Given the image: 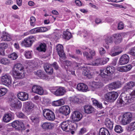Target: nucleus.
Masks as SVG:
<instances>
[{"mask_svg":"<svg viewBox=\"0 0 135 135\" xmlns=\"http://www.w3.org/2000/svg\"><path fill=\"white\" fill-rule=\"evenodd\" d=\"M24 71L23 65L20 63H17L14 66L12 74L13 77L16 79H20L23 77L22 73Z\"/></svg>","mask_w":135,"mask_h":135,"instance_id":"f257e3e1","label":"nucleus"},{"mask_svg":"<svg viewBox=\"0 0 135 135\" xmlns=\"http://www.w3.org/2000/svg\"><path fill=\"white\" fill-rule=\"evenodd\" d=\"M7 90L5 88H2L0 89V97L4 95L7 93Z\"/></svg>","mask_w":135,"mask_h":135,"instance_id":"3c124183","label":"nucleus"},{"mask_svg":"<svg viewBox=\"0 0 135 135\" xmlns=\"http://www.w3.org/2000/svg\"><path fill=\"white\" fill-rule=\"evenodd\" d=\"M71 100L73 102L75 103L79 104L82 102V100L81 99L76 96L73 97Z\"/></svg>","mask_w":135,"mask_h":135,"instance_id":"58836bf2","label":"nucleus"},{"mask_svg":"<svg viewBox=\"0 0 135 135\" xmlns=\"http://www.w3.org/2000/svg\"><path fill=\"white\" fill-rule=\"evenodd\" d=\"M36 75L41 79L44 78L46 76V74L44 71L41 70L37 71L36 73Z\"/></svg>","mask_w":135,"mask_h":135,"instance_id":"e433bc0d","label":"nucleus"},{"mask_svg":"<svg viewBox=\"0 0 135 135\" xmlns=\"http://www.w3.org/2000/svg\"><path fill=\"white\" fill-rule=\"evenodd\" d=\"M105 123L107 128L110 129L113 128V122L110 119H106Z\"/></svg>","mask_w":135,"mask_h":135,"instance_id":"473e14b6","label":"nucleus"},{"mask_svg":"<svg viewBox=\"0 0 135 135\" xmlns=\"http://www.w3.org/2000/svg\"><path fill=\"white\" fill-rule=\"evenodd\" d=\"M12 115L10 113H8L4 115L3 118V121L6 123L9 122L12 119Z\"/></svg>","mask_w":135,"mask_h":135,"instance_id":"2f4dec72","label":"nucleus"},{"mask_svg":"<svg viewBox=\"0 0 135 135\" xmlns=\"http://www.w3.org/2000/svg\"><path fill=\"white\" fill-rule=\"evenodd\" d=\"M1 38L2 40L3 41H9L11 40V36L4 31L3 32Z\"/></svg>","mask_w":135,"mask_h":135,"instance_id":"bb28decb","label":"nucleus"},{"mask_svg":"<svg viewBox=\"0 0 135 135\" xmlns=\"http://www.w3.org/2000/svg\"><path fill=\"white\" fill-rule=\"evenodd\" d=\"M83 54L84 57H86L87 60H90L91 59V57L87 52H83Z\"/></svg>","mask_w":135,"mask_h":135,"instance_id":"4d7b16f0","label":"nucleus"},{"mask_svg":"<svg viewBox=\"0 0 135 135\" xmlns=\"http://www.w3.org/2000/svg\"><path fill=\"white\" fill-rule=\"evenodd\" d=\"M54 124L52 123L45 122L42 123L41 126L44 129H52L54 127Z\"/></svg>","mask_w":135,"mask_h":135,"instance_id":"412c9836","label":"nucleus"},{"mask_svg":"<svg viewBox=\"0 0 135 135\" xmlns=\"http://www.w3.org/2000/svg\"><path fill=\"white\" fill-rule=\"evenodd\" d=\"M114 130L116 132L118 133H121L123 131V129L121 126L119 125H117L115 126Z\"/></svg>","mask_w":135,"mask_h":135,"instance_id":"ea45409f","label":"nucleus"},{"mask_svg":"<svg viewBox=\"0 0 135 135\" xmlns=\"http://www.w3.org/2000/svg\"><path fill=\"white\" fill-rule=\"evenodd\" d=\"M132 68V66L130 64L120 67L117 69L118 71L121 72H126L129 71Z\"/></svg>","mask_w":135,"mask_h":135,"instance_id":"393cba45","label":"nucleus"},{"mask_svg":"<svg viewBox=\"0 0 135 135\" xmlns=\"http://www.w3.org/2000/svg\"><path fill=\"white\" fill-rule=\"evenodd\" d=\"M115 68L112 66H107L105 68L100 70L101 74L103 77L105 76H110L112 75L115 72Z\"/></svg>","mask_w":135,"mask_h":135,"instance_id":"39448f33","label":"nucleus"},{"mask_svg":"<svg viewBox=\"0 0 135 135\" xmlns=\"http://www.w3.org/2000/svg\"><path fill=\"white\" fill-rule=\"evenodd\" d=\"M129 54L134 56H135V46L132 48L129 52Z\"/></svg>","mask_w":135,"mask_h":135,"instance_id":"69168bd1","label":"nucleus"},{"mask_svg":"<svg viewBox=\"0 0 135 135\" xmlns=\"http://www.w3.org/2000/svg\"><path fill=\"white\" fill-rule=\"evenodd\" d=\"M66 89L64 87H58L56 91L55 95L56 96H61L64 95L66 92Z\"/></svg>","mask_w":135,"mask_h":135,"instance_id":"4be33fe9","label":"nucleus"},{"mask_svg":"<svg viewBox=\"0 0 135 135\" xmlns=\"http://www.w3.org/2000/svg\"><path fill=\"white\" fill-rule=\"evenodd\" d=\"M36 19L34 16H32L30 18V24L31 26H34L35 25Z\"/></svg>","mask_w":135,"mask_h":135,"instance_id":"864d4df0","label":"nucleus"},{"mask_svg":"<svg viewBox=\"0 0 135 135\" xmlns=\"http://www.w3.org/2000/svg\"><path fill=\"white\" fill-rule=\"evenodd\" d=\"M35 40V38L34 36H30L24 39L22 41V44L25 47H28L32 46Z\"/></svg>","mask_w":135,"mask_h":135,"instance_id":"6e6552de","label":"nucleus"},{"mask_svg":"<svg viewBox=\"0 0 135 135\" xmlns=\"http://www.w3.org/2000/svg\"><path fill=\"white\" fill-rule=\"evenodd\" d=\"M89 69V67H84L83 74L84 75L86 76V77L90 79L92 78V75L90 73Z\"/></svg>","mask_w":135,"mask_h":135,"instance_id":"a878e982","label":"nucleus"},{"mask_svg":"<svg viewBox=\"0 0 135 135\" xmlns=\"http://www.w3.org/2000/svg\"><path fill=\"white\" fill-rule=\"evenodd\" d=\"M126 97L131 98V100H133L135 98V90H133L130 94L127 95Z\"/></svg>","mask_w":135,"mask_h":135,"instance_id":"a18cd8bd","label":"nucleus"},{"mask_svg":"<svg viewBox=\"0 0 135 135\" xmlns=\"http://www.w3.org/2000/svg\"><path fill=\"white\" fill-rule=\"evenodd\" d=\"M85 112L87 114L92 113L94 111V108L91 105H85L84 107Z\"/></svg>","mask_w":135,"mask_h":135,"instance_id":"7c9ffc66","label":"nucleus"},{"mask_svg":"<svg viewBox=\"0 0 135 135\" xmlns=\"http://www.w3.org/2000/svg\"><path fill=\"white\" fill-rule=\"evenodd\" d=\"M70 112L69 107L68 105H64L61 107L59 109L60 113L65 115H68Z\"/></svg>","mask_w":135,"mask_h":135,"instance_id":"f3484780","label":"nucleus"},{"mask_svg":"<svg viewBox=\"0 0 135 135\" xmlns=\"http://www.w3.org/2000/svg\"><path fill=\"white\" fill-rule=\"evenodd\" d=\"M134 85H126L123 88V90L124 92L127 91L133 87Z\"/></svg>","mask_w":135,"mask_h":135,"instance_id":"603ef678","label":"nucleus"},{"mask_svg":"<svg viewBox=\"0 0 135 135\" xmlns=\"http://www.w3.org/2000/svg\"><path fill=\"white\" fill-rule=\"evenodd\" d=\"M61 127L62 129L66 132H69L75 129V127L72 122L70 120L64 121L61 124Z\"/></svg>","mask_w":135,"mask_h":135,"instance_id":"20e7f679","label":"nucleus"},{"mask_svg":"<svg viewBox=\"0 0 135 135\" xmlns=\"http://www.w3.org/2000/svg\"><path fill=\"white\" fill-rule=\"evenodd\" d=\"M75 2L76 5L78 6L81 7L82 6V2L79 0H75Z\"/></svg>","mask_w":135,"mask_h":135,"instance_id":"338daca9","label":"nucleus"},{"mask_svg":"<svg viewBox=\"0 0 135 135\" xmlns=\"http://www.w3.org/2000/svg\"><path fill=\"white\" fill-rule=\"evenodd\" d=\"M86 132V129L84 128H83L80 129L79 132V133L80 135H82Z\"/></svg>","mask_w":135,"mask_h":135,"instance_id":"774afa93","label":"nucleus"},{"mask_svg":"<svg viewBox=\"0 0 135 135\" xmlns=\"http://www.w3.org/2000/svg\"><path fill=\"white\" fill-rule=\"evenodd\" d=\"M12 81L11 77L5 75L0 78V84H12Z\"/></svg>","mask_w":135,"mask_h":135,"instance_id":"f8f14e48","label":"nucleus"},{"mask_svg":"<svg viewBox=\"0 0 135 135\" xmlns=\"http://www.w3.org/2000/svg\"><path fill=\"white\" fill-rule=\"evenodd\" d=\"M56 50L59 55L61 58L63 60L66 58L65 54L64 51L63 47L62 45L58 44L56 46Z\"/></svg>","mask_w":135,"mask_h":135,"instance_id":"ddd939ff","label":"nucleus"},{"mask_svg":"<svg viewBox=\"0 0 135 135\" xmlns=\"http://www.w3.org/2000/svg\"><path fill=\"white\" fill-rule=\"evenodd\" d=\"M50 103V100L44 98L42 101L43 104L45 105H47L49 104Z\"/></svg>","mask_w":135,"mask_h":135,"instance_id":"0e129e2a","label":"nucleus"},{"mask_svg":"<svg viewBox=\"0 0 135 135\" xmlns=\"http://www.w3.org/2000/svg\"><path fill=\"white\" fill-rule=\"evenodd\" d=\"M63 64L65 66V69L66 71L67 72L69 71H70L69 68H71L72 65L71 62L68 60H66L63 62Z\"/></svg>","mask_w":135,"mask_h":135,"instance_id":"c85d7f7f","label":"nucleus"},{"mask_svg":"<svg viewBox=\"0 0 135 135\" xmlns=\"http://www.w3.org/2000/svg\"><path fill=\"white\" fill-rule=\"evenodd\" d=\"M9 101L11 110L16 111L21 108L22 105L21 102L17 98L12 97L9 99Z\"/></svg>","mask_w":135,"mask_h":135,"instance_id":"7ed1b4c3","label":"nucleus"},{"mask_svg":"<svg viewBox=\"0 0 135 135\" xmlns=\"http://www.w3.org/2000/svg\"><path fill=\"white\" fill-rule=\"evenodd\" d=\"M64 100L62 99H60L53 101L52 103V105L54 106H59L64 105Z\"/></svg>","mask_w":135,"mask_h":135,"instance_id":"c756f323","label":"nucleus"},{"mask_svg":"<svg viewBox=\"0 0 135 135\" xmlns=\"http://www.w3.org/2000/svg\"><path fill=\"white\" fill-rule=\"evenodd\" d=\"M82 114L79 111H75L73 112L71 115L72 119L74 121L78 122L82 118Z\"/></svg>","mask_w":135,"mask_h":135,"instance_id":"4468645a","label":"nucleus"},{"mask_svg":"<svg viewBox=\"0 0 135 135\" xmlns=\"http://www.w3.org/2000/svg\"><path fill=\"white\" fill-rule=\"evenodd\" d=\"M121 96V98L118 99L117 101L118 103L120 104L121 106H123L124 104L131 102L132 100L131 98L126 97L127 95L122 93Z\"/></svg>","mask_w":135,"mask_h":135,"instance_id":"1a4fd4ad","label":"nucleus"},{"mask_svg":"<svg viewBox=\"0 0 135 135\" xmlns=\"http://www.w3.org/2000/svg\"><path fill=\"white\" fill-rule=\"evenodd\" d=\"M93 104L97 106V107L100 108H102V104L100 102H99L96 100L93 99L92 100Z\"/></svg>","mask_w":135,"mask_h":135,"instance_id":"79ce46f5","label":"nucleus"},{"mask_svg":"<svg viewBox=\"0 0 135 135\" xmlns=\"http://www.w3.org/2000/svg\"><path fill=\"white\" fill-rule=\"evenodd\" d=\"M132 115L130 113H127L123 116L121 120V123L123 125H126L130 123L131 121Z\"/></svg>","mask_w":135,"mask_h":135,"instance_id":"9d476101","label":"nucleus"},{"mask_svg":"<svg viewBox=\"0 0 135 135\" xmlns=\"http://www.w3.org/2000/svg\"><path fill=\"white\" fill-rule=\"evenodd\" d=\"M80 65V63L74 62L72 64V66L73 68L75 69H78L79 68Z\"/></svg>","mask_w":135,"mask_h":135,"instance_id":"13d9d810","label":"nucleus"},{"mask_svg":"<svg viewBox=\"0 0 135 135\" xmlns=\"http://www.w3.org/2000/svg\"><path fill=\"white\" fill-rule=\"evenodd\" d=\"M98 51L99 54L101 56H104L105 54V50L102 47H99Z\"/></svg>","mask_w":135,"mask_h":135,"instance_id":"de8ad7c7","label":"nucleus"},{"mask_svg":"<svg viewBox=\"0 0 135 135\" xmlns=\"http://www.w3.org/2000/svg\"><path fill=\"white\" fill-rule=\"evenodd\" d=\"M38 32H44L47 31V28L45 27H38Z\"/></svg>","mask_w":135,"mask_h":135,"instance_id":"bf43d9fd","label":"nucleus"},{"mask_svg":"<svg viewBox=\"0 0 135 135\" xmlns=\"http://www.w3.org/2000/svg\"><path fill=\"white\" fill-rule=\"evenodd\" d=\"M58 87H50L49 89L51 92L55 95L56 91L57 90Z\"/></svg>","mask_w":135,"mask_h":135,"instance_id":"5fc2aeb1","label":"nucleus"},{"mask_svg":"<svg viewBox=\"0 0 135 135\" xmlns=\"http://www.w3.org/2000/svg\"><path fill=\"white\" fill-rule=\"evenodd\" d=\"M47 46L44 43H41L38 47H36V50L39 52H45L46 50Z\"/></svg>","mask_w":135,"mask_h":135,"instance_id":"cd10ccee","label":"nucleus"},{"mask_svg":"<svg viewBox=\"0 0 135 135\" xmlns=\"http://www.w3.org/2000/svg\"><path fill=\"white\" fill-rule=\"evenodd\" d=\"M8 57L12 60H16L18 56L16 53L13 52L12 53L9 55H8Z\"/></svg>","mask_w":135,"mask_h":135,"instance_id":"c03bdc74","label":"nucleus"},{"mask_svg":"<svg viewBox=\"0 0 135 135\" xmlns=\"http://www.w3.org/2000/svg\"><path fill=\"white\" fill-rule=\"evenodd\" d=\"M101 59L100 58H98L92 61L91 63L92 65L94 66L101 65Z\"/></svg>","mask_w":135,"mask_h":135,"instance_id":"a19ab883","label":"nucleus"},{"mask_svg":"<svg viewBox=\"0 0 135 135\" xmlns=\"http://www.w3.org/2000/svg\"><path fill=\"white\" fill-rule=\"evenodd\" d=\"M68 30L63 32V36L64 38L68 40L71 38V35L70 32L67 30Z\"/></svg>","mask_w":135,"mask_h":135,"instance_id":"c9c22d12","label":"nucleus"},{"mask_svg":"<svg viewBox=\"0 0 135 135\" xmlns=\"http://www.w3.org/2000/svg\"><path fill=\"white\" fill-rule=\"evenodd\" d=\"M34 106L33 104L31 102H26L25 103L23 107L25 109V111L27 112L32 111Z\"/></svg>","mask_w":135,"mask_h":135,"instance_id":"a211bd4d","label":"nucleus"},{"mask_svg":"<svg viewBox=\"0 0 135 135\" xmlns=\"http://www.w3.org/2000/svg\"><path fill=\"white\" fill-rule=\"evenodd\" d=\"M120 87V85H109V88L110 90H112L119 88Z\"/></svg>","mask_w":135,"mask_h":135,"instance_id":"09e8293b","label":"nucleus"},{"mask_svg":"<svg viewBox=\"0 0 135 135\" xmlns=\"http://www.w3.org/2000/svg\"><path fill=\"white\" fill-rule=\"evenodd\" d=\"M25 56L27 59H30L32 57L31 53L29 51H25Z\"/></svg>","mask_w":135,"mask_h":135,"instance_id":"6e6d98bb","label":"nucleus"},{"mask_svg":"<svg viewBox=\"0 0 135 135\" xmlns=\"http://www.w3.org/2000/svg\"><path fill=\"white\" fill-rule=\"evenodd\" d=\"M118 94L117 93L112 91L110 92L105 94L104 95L105 100L108 102H112L117 98Z\"/></svg>","mask_w":135,"mask_h":135,"instance_id":"0eeeda50","label":"nucleus"},{"mask_svg":"<svg viewBox=\"0 0 135 135\" xmlns=\"http://www.w3.org/2000/svg\"><path fill=\"white\" fill-rule=\"evenodd\" d=\"M17 116L20 118L26 119L27 117L22 112H19L16 114Z\"/></svg>","mask_w":135,"mask_h":135,"instance_id":"8fccbe9b","label":"nucleus"},{"mask_svg":"<svg viewBox=\"0 0 135 135\" xmlns=\"http://www.w3.org/2000/svg\"><path fill=\"white\" fill-rule=\"evenodd\" d=\"M118 49V46H114L111 49L109 53V55L112 56H114L120 54L122 52V51H117Z\"/></svg>","mask_w":135,"mask_h":135,"instance_id":"5701e85b","label":"nucleus"},{"mask_svg":"<svg viewBox=\"0 0 135 135\" xmlns=\"http://www.w3.org/2000/svg\"><path fill=\"white\" fill-rule=\"evenodd\" d=\"M128 130L129 131H132L135 130V121L130 123Z\"/></svg>","mask_w":135,"mask_h":135,"instance_id":"49530a36","label":"nucleus"},{"mask_svg":"<svg viewBox=\"0 0 135 135\" xmlns=\"http://www.w3.org/2000/svg\"><path fill=\"white\" fill-rule=\"evenodd\" d=\"M124 28L123 23L121 22H119L118 25V30H121L123 29Z\"/></svg>","mask_w":135,"mask_h":135,"instance_id":"e2e57ef3","label":"nucleus"},{"mask_svg":"<svg viewBox=\"0 0 135 135\" xmlns=\"http://www.w3.org/2000/svg\"><path fill=\"white\" fill-rule=\"evenodd\" d=\"M88 87L87 85H75L76 89L78 90L83 92H86L90 90V88L92 90H94L97 89L102 87V85H89Z\"/></svg>","mask_w":135,"mask_h":135,"instance_id":"f03ea898","label":"nucleus"},{"mask_svg":"<svg viewBox=\"0 0 135 135\" xmlns=\"http://www.w3.org/2000/svg\"><path fill=\"white\" fill-rule=\"evenodd\" d=\"M0 62L2 64L8 65L10 63V60L7 58L4 57L1 59Z\"/></svg>","mask_w":135,"mask_h":135,"instance_id":"37998d69","label":"nucleus"},{"mask_svg":"<svg viewBox=\"0 0 135 135\" xmlns=\"http://www.w3.org/2000/svg\"><path fill=\"white\" fill-rule=\"evenodd\" d=\"M30 118L32 122L33 123L35 124H37L39 122V119L38 117L32 116Z\"/></svg>","mask_w":135,"mask_h":135,"instance_id":"4c0bfd02","label":"nucleus"},{"mask_svg":"<svg viewBox=\"0 0 135 135\" xmlns=\"http://www.w3.org/2000/svg\"><path fill=\"white\" fill-rule=\"evenodd\" d=\"M42 113L44 117L47 120L51 121L55 120V114L51 110L49 109H45L43 110Z\"/></svg>","mask_w":135,"mask_h":135,"instance_id":"423d86ee","label":"nucleus"},{"mask_svg":"<svg viewBox=\"0 0 135 135\" xmlns=\"http://www.w3.org/2000/svg\"><path fill=\"white\" fill-rule=\"evenodd\" d=\"M129 57L127 54H124L122 55L120 57L119 63V65H122L127 64L129 61Z\"/></svg>","mask_w":135,"mask_h":135,"instance_id":"dca6fc26","label":"nucleus"},{"mask_svg":"<svg viewBox=\"0 0 135 135\" xmlns=\"http://www.w3.org/2000/svg\"><path fill=\"white\" fill-rule=\"evenodd\" d=\"M105 42L106 44L108 45L107 46H106L104 44L103 45L107 49H108L109 48V46H108V44L109 43H112L113 41V39L112 38V36H111L108 37L105 40Z\"/></svg>","mask_w":135,"mask_h":135,"instance_id":"72a5a7b5","label":"nucleus"},{"mask_svg":"<svg viewBox=\"0 0 135 135\" xmlns=\"http://www.w3.org/2000/svg\"><path fill=\"white\" fill-rule=\"evenodd\" d=\"M18 97L19 99L22 101L27 100L28 98V95L27 93L25 92H21L17 94Z\"/></svg>","mask_w":135,"mask_h":135,"instance_id":"aec40b11","label":"nucleus"},{"mask_svg":"<svg viewBox=\"0 0 135 135\" xmlns=\"http://www.w3.org/2000/svg\"><path fill=\"white\" fill-rule=\"evenodd\" d=\"M99 135H110V134L107 129L101 128L100 129Z\"/></svg>","mask_w":135,"mask_h":135,"instance_id":"f704fd0d","label":"nucleus"},{"mask_svg":"<svg viewBox=\"0 0 135 135\" xmlns=\"http://www.w3.org/2000/svg\"><path fill=\"white\" fill-rule=\"evenodd\" d=\"M32 91L33 93L41 95L43 94L44 92L43 88L38 85H34L32 87Z\"/></svg>","mask_w":135,"mask_h":135,"instance_id":"2eb2a0df","label":"nucleus"},{"mask_svg":"<svg viewBox=\"0 0 135 135\" xmlns=\"http://www.w3.org/2000/svg\"><path fill=\"white\" fill-rule=\"evenodd\" d=\"M38 32V27L35 28L29 31V33L30 34H34Z\"/></svg>","mask_w":135,"mask_h":135,"instance_id":"680f3d73","label":"nucleus"},{"mask_svg":"<svg viewBox=\"0 0 135 135\" xmlns=\"http://www.w3.org/2000/svg\"><path fill=\"white\" fill-rule=\"evenodd\" d=\"M12 126L18 130H24L25 128L23 123L21 121L16 120L12 123Z\"/></svg>","mask_w":135,"mask_h":135,"instance_id":"9b49d317","label":"nucleus"},{"mask_svg":"<svg viewBox=\"0 0 135 135\" xmlns=\"http://www.w3.org/2000/svg\"><path fill=\"white\" fill-rule=\"evenodd\" d=\"M114 38V42L116 44H118L120 43L122 40V36L120 33H115L112 35Z\"/></svg>","mask_w":135,"mask_h":135,"instance_id":"b1692460","label":"nucleus"},{"mask_svg":"<svg viewBox=\"0 0 135 135\" xmlns=\"http://www.w3.org/2000/svg\"><path fill=\"white\" fill-rule=\"evenodd\" d=\"M8 47V45L6 43L3 42L0 44V48L1 49H5Z\"/></svg>","mask_w":135,"mask_h":135,"instance_id":"052dcab7","label":"nucleus"},{"mask_svg":"<svg viewBox=\"0 0 135 135\" xmlns=\"http://www.w3.org/2000/svg\"><path fill=\"white\" fill-rule=\"evenodd\" d=\"M44 68L46 72L49 75H51L53 72V69L52 65L46 63L44 64Z\"/></svg>","mask_w":135,"mask_h":135,"instance_id":"6ab92c4d","label":"nucleus"}]
</instances>
